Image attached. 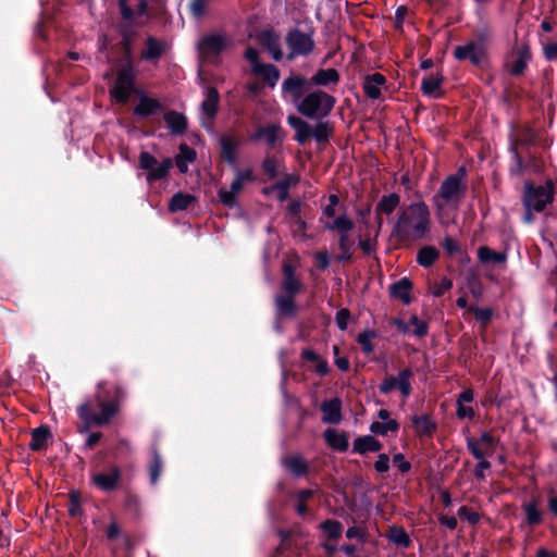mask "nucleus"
I'll return each instance as SVG.
<instances>
[{"mask_svg":"<svg viewBox=\"0 0 557 557\" xmlns=\"http://www.w3.org/2000/svg\"><path fill=\"white\" fill-rule=\"evenodd\" d=\"M399 428L400 425L396 420H388L386 422L374 421L369 429L375 435L385 436L388 432H398Z\"/></svg>","mask_w":557,"mask_h":557,"instance_id":"obj_45","label":"nucleus"},{"mask_svg":"<svg viewBox=\"0 0 557 557\" xmlns=\"http://www.w3.org/2000/svg\"><path fill=\"white\" fill-rule=\"evenodd\" d=\"M320 529L326 533L330 540L337 541L342 536L344 527L338 520L326 519L321 522Z\"/></svg>","mask_w":557,"mask_h":557,"instance_id":"obj_44","label":"nucleus"},{"mask_svg":"<svg viewBox=\"0 0 557 557\" xmlns=\"http://www.w3.org/2000/svg\"><path fill=\"white\" fill-rule=\"evenodd\" d=\"M320 409L323 413L322 422L329 424H338L343 419L342 413V399L334 397L332 399L323 400Z\"/></svg>","mask_w":557,"mask_h":557,"instance_id":"obj_20","label":"nucleus"},{"mask_svg":"<svg viewBox=\"0 0 557 557\" xmlns=\"http://www.w3.org/2000/svg\"><path fill=\"white\" fill-rule=\"evenodd\" d=\"M535 143L536 134L534 129L530 125H524L519 129L518 134L511 138L509 148H516V151L521 149L527 152L530 151V147L534 146Z\"/></svg>","mask_w":557,"mask_h":557,"instance_id":"obj_22","label":"nucleus"},{"mask_svg":"<svg viewBox=\"0 0 557 557\" xmlns=\"http://www.w3.org/2000/svg\"><path fill=\"white\" fill-rule=\"evenodd\" d=\"M523 510L525 512V520L528 524L534 527L542 522V512L539 510L537 502L535 499L524 504Z\"/></svg>","mask_w":557,"mask_h":557,"instance_id":"obj_47","label":"nucleus"},{"mask_svg":"<svg viewBox=\"0 0 557 557\" xmlns=\"http://www.w3.org/2000/svg\"><path fill=\"white\" fill-rule=\"evenodd\" d=\"M431 231V212L424 201L403 207L393 225L392 235L399 242L422 239Z\"/></svg>","mask_w":557,"mask_h":557,"instance_id":"obj_3","label":"nucleus"},{"mask_svg":"<svg viewBox=\"0 0 557 557\" xmlns=\"http://www.w3.org/2000/svg\"><path fill=\"white\" fill-rule=\"evenodd\" d=\"M441 246L449 257H453L461 252L460 245L450 236L444 237V239L441 243Z\"/></svg>","mask_w":557,"mask_h":557,"instance_id":"obj_55","label":"nucleus"},{"mask_svg":"<svg viewBox=\"0 0 557 557\" xmlns=\"http://www.w3.org/2000/svg\"><path fill=\"white\" fill-rule=\"evenodd\" d=\"M141 90L136 87V70L134 61H123L116 73L113 87L110 89V97L116 103L126 104L132 94L138 95Z\"/></svg>","mask_w":557,"mask_h":557,"instance_id":"obj_6","label":"nucleus"},{"mask_svg":"<svg viewBox=\"0 0 557 557\" xmlns=\"http://www.w3.org/2000/svg\"><path fill=\"white\" fill-rule=\"evenodd\" d=\"M531 60V51L528 46L519 48L515 55L512 63H506L505 67L509 71L512 76H520L524 73L528 67V63Z\"/></svg>","mask_w":557,"mask_h":557,"instance_id":"obj_26","label":"nucleus"},{"mask_svg":"<svg viewBox=\"0 0 557 557\" xmlns=\"http://www.w3.org/2000/svg\"><path fill=\"white\" fill-rule=\"evenodd\" d=\"M165 42L153 37L148 36L145 41V48L141 50L140 57L145 61L158 60L165 52Z\"/></svg>","mask_w":557,"mask_h":557,"instance_id":"obj_30","label":"nucleus"},{"mask_svg":"<svg viewBox=\"0 0 557 557\" xmlns=\"http://www.w3.org/2000/svg\"><path fill=\"white\" fill-rule=\"evenodd\" d=\"M457 405V409H456V416L459 420H465V419H468V420H473L475 418V410L470 407V406H466L465 404H456Z\"/></svg>","mask_w":557,"mask_h":557,"instance_id":"obj_63","label":"nucleus"},{"mask_svg":"<svg viewBox=\"0 0 557 557\" xmlns=\"http://www.w3.org/2000/svg\"><path fill=\"white\" fill-rule=\"evenodd\" d=\"M220 145V159L226 162L232 168L238 165V148L240 139L232 135H221L219 139Z\"/></svg>","mask_w":557,"mask_h":557,"instance_id":"obj_15","label":"nucleus"},{"mask_svg":"<svg viewBox=\"0 0 557 557\" xmlns=\"http://www.w3.org/2000/svg\"><path fill=\"white\" fill-rule=\"evenodd\" d=\"M233 39L225 34L211 33L203 35L198 44L199 54L205 59L218 58L233 47Z\"/></svg>","mask_w":557,"mask_h":557,"instance_id":"obj_10","label":"nucleus"},{"mask_svg":"<svg viewBox=\"0 0 557 557\" xmlns=\"http://www.w3.org/2000/svg\"><path fill=\"white\" fill-rule=\"evenodd\" d=\"M324 227L327 230L337 231L342 235L347 234L354 228V222L345 214H342L337 216L332 223H326Z\"/></svg>","mask_w":557,"mask_h":557,"instance_id":"obj_46","label":"nucleus"},{"mask_svg":"<svg viewBox=\"0 0 557 557\" xmlns=\"http://www.w3.org/2000/svg\"><path fill=\"white\" fill-rule=\"evenodd\" d=\"M163 120L172 135L182 136L188 128L187 117L175 110H170L164 113Z\"/></svg>","mask_w":557,"mask_h":557,"instance_id":"obj_24","label":"nucleus"},{"mask_svg":"<svg viewBox=\"0 0 557 557\" xmlns=\"http://www.w3.org/2000/svg\"><path fill=\"white\" fill-rule=\"evenodd\" d=\"M278 536L281 539V545L275 548V552L271 557H280L284 553V550L287 548V542L292 537V531L281 529L278 530Z\"/></svg>","mask_w":557,"mask_h":557,"instance_id":"obj_59","label":"nucleus"},{"mask_svg":"<svg viewBox=\"0 0 557 557\" xmlns=\"http://www.w3.org/2000/svg\"><path fill=\"white\" fill-rule=\"evenodd\" d=\"M341 75L336 69H320L310 78V85L330 87L338 84Z\"/></svg>","mask_w":557,"mask_h":557,"instance_id":"obj_31","label":"nucleus"},{"mask_svg":"<svg viewBox=\"0 0 557 557\" xmlns=\"http://www.w3.org/2000/svg\"><path fill=\"white\" fill-rule=\"evenodd\" d=\"M386 537L401 548H409L412 545V540L403 527L391 525L386 532Z\"/></svg>","mask_w":557,"mask_h":557,"instance_id":"obj_37","label":"nucleus"},{"mask_svg":"<svg viewBox=\"0 0 557 557\" xmlns=\"http://www.w3.org/2000/svg\"><path fill=\"white\" fill-rule=\"evenodd\" d=\"M527 161H524V164H527V170H531L534 173H541L543 170V164L540 158H537L535 154L531 153L530 151H527Z\"/></svg>","mask_w":557,"mask_h":557,"instance_id":"obj_61","label":"nucleus"},{"mask_svg":"<svg viewBox=\"0 0 557 557\" xmlns=\"http://www.w3.org/2000/svg\"><path fill=\"white\" fill-rule=\"evenodd\" d=\"M104 385L106 382H99L97 392L76 408L77 417L81 420V424L77 425L78 433H87L94 426L108 425L119 413L124 389L121 386H115L111 393L104 389Z\"/></svg>","mask_w":557,"mask_h":557,"instance_id":"obj_2","label":"nucleus"},{"mask_svg":"<svg viewBox=\"0 0 557 557\" xmlns=\"http://www.w3.org/2000/svg\"><path fill=\"white\" fill-rule=\"evenodd\" d=\"M196 200L195 196L191 194H186L183 191H177L172 196L169 201L168 209L170 212L175 213L178 211L186 210L194 201Z\"/></svg>","mask_w":557,"mask_h":557,"instance_id":"obj_39","label":"nucleus"},{"mask_svg":"<svg viewBox=\"0 0 557 557\" xmlns=\"http://www.w3.org/2000/svg\"><path fill=\"white\" fill-rule=\"evenodd\" d=\"M298 177L293 174H286L282 180L272 185L277 191H288L292 185L296 184Z\"/></svg>","mask_w":557,"mask_h":557,"instance_id":"obj_58","label":"nucleus"},{"mask_svg":"<svg viewBox=\"0 0 557 557\" xmlns=\"http://www.w3.org/2000/svg\"><path fill=\"white\" fill-rule=\"evenodd\" d=\"M383 448V444L373 435H362L355 438L352 443V453L366 455L368 453H377Z\"/></svg>","mask_w":557,"mask_h":557,"instance_id":"obj_28","label":"nucleus"},{"mask_svg":"<svg viewBox=\"0 0 557 557\" xmlns=\"http://www.w3.org/2000/svg\"><path fill=\"white\" fill-rule=\"evenodd\" d=\"M461 520L468 521L471 525H475L480 521V515L468 506H461L457 512Z\"/></svg>","mask_w":557,"mask_h":557,"instance_id":"obj_54","label":"nucleus"},{"mask_svg":"<svg viewBox=\"0 0 557 557\" xmlns=\"http://www.w3.org/2000/svg\"><path fill=\"white\" fill-rule=\"evenodd\" d=\"M253 73L261 76L264 83L271 88H273L280 79V71L273 64L258 65L257 69L255 67Z\"/></svg>","mask_w":557,"mask_h":557,"instance_id":"obj_40","label":"nucleus"},{"mask_svg":"<svg viewBox=\"0 0 557 557\" xmlns=\"http://www.w3.org/2000/svg\"><path fill=\"white\" fill-rule=\"evenodd\" d=\"M494 30L487 23L478 25L470 40L455 47L454 58L457 61H469L471 65L480 67L488 58V49L494 41Z\"/></svg>","mask_w":557,"mask_h":557,"instance_id":"obj_4","label":"nucleus"},{"mask_svg":"<svg viewBox=\"0 0 557 557\" xmlns=\"http://www.w3.org/2000/svg\"><path fill=\"white\" fill-rule=\"evenodd\" d=\"M376 337V332L374 330L367 329L361 332L357 336L358 344L361 345L362 352L366 355H370L374 351V345L372 344V339Z\"/></svg>","mask_w":557,"mask_h":557,"instance_id":"obj_48","label":"nucleus"},{"mask_svg":"<svg viewBox=\"0 0 557 557\" xmlns=\"http://www.w3.org/2000/svg\"><path fill=\"white\" fill-rule=\"evenodd\" d=\"M400 203V196L396 193H391L388 195H383L375 207V214L377 219L379 226L382 225L383 220L381 218L382 214L389 215Z\"/></svg>","mask_w":557,"mask_h":557,"instance_id":"obj_27","label":"nucleus"},{"mask_svg":"<svg viewBox=\"0 0 557 557\" xmlns=\"http://www.w3.org/2000/svg\"><path fill=\"white\" fill-rule=\"evenodd\" d=\"M413 287L412 282L408 277H401L389 286V293L393 298L399 299L404 305L412 301L410 292Z\"/></svg>","mask_w":557,"mask_h":557,"instance_id":"obj_34","label":"nucleus"},{"mask_svg":"<svg viewBox=\"0 0 557 557\" xmlns=\"http://www.w3.org/2000/svg\"><path fill=\"white\" fill-rule=\"evenodd\" d=\"M506 251H494L488 246L478 248V259L481 263H505L507 261Z\"/></svg>","mask_w":557,"mask_h":557,"instance_id":"obj_38","label":"nucleus"},{"mask_svg":"<svg viewBox=\"0 0 557 557\" xmlns=\"http://www.w3.org/2000/svg\"><path fill=\"white\" fill-rule=\"evenodd\" d=\"M285 42L289 49L287 60L292 61L296 57L310 54L314 49V40L311 34L304 33L295 27L288 30Z\"/></svg>","mask_w":557,"mask_h":557,"instance_id":"obj_11","label":"nucleus"},{"mask_svg":"<svg viewBox=\"0 0 557 557\" xmlns=\"http://www.w3.org/2000/svg\"><path fill=\"white\" fill-rule=\"evenodd\" d=\"M470 311L474 314V318L482 324H487L492 320L493 311L490 308L472 307Z\"/></svg>","mask_w":557,"mask_h":557,"instance_id":"obj_56","label":"nucleus"},{"mask_svg":"<svg viewBox=\"0 0 557 557\" xmlns=\"http://www.w3.org/2000/svg\"><path fill=\"white\" fill-rule=\"evenodd\" d=\"M137 96L139 100L134 107V115L138 119H148L163 110V104L157 98L147 96L143 90Z\"/></svg>","mask_w":557,"mask_h":557,"instance_id":"obj_16","label":"nucleus"},{"mask_svg":"<svg viewBox=\"0 0 557 557\" xmlns=\"http://www.w3.org/2000/svg\"><path fill=\"white\" fill-rule=\"evenodd\" d=\"M260 41L264 46V48L272 54V58L275 61H281L283 59V52L280 46V37L274 30H263L260 34Z\"/></svg>","mask_w":557,"mask_h":557,"instance_id":"obj_33","label":"nucleus"},{"mask_svg":"<svg viewBox=\"0 0 557 557\" xmlns=\"http://www.w3.org/2000/svg\"><path fill=\"white\" fill-rule=\"evenodd\" d=\"M283 466L296 478L306 476L310 466L301 455H290L283 459Z\"/></svg>","mask_w":557,"mask_h":557,"instance_id":"obj_32","label":"nucleus"},{"mask_svg":"<svg viewBox=\"0 0 557 557\" xmlns=\"http://www.w3.org/2000/svg\"><path fill=\"white\" fill-rule=\"evenodd\" d=\"M69 515L73 518L81 517L83 515L82 495L78 491L72 490L69 493Z\"/></svg>","mask_w":557,"mask_h":557,"instance_id":"obj_51","label":"nucleus"},{"mask_svg":"<svg viewBox=\"0 0 557 557\" xmlns=\"http://www.w3.org/2000/svg\"><path fill=\"white\" fill-rule=\"evenodd\" d=\"M172 166L173 162L170 158H165L161 163H158L156 157L148 151H141L139 154V168L148 171L146 178L150 184L165 178Z\"/></svg>","mask_w":557,"mask_h":557,"instance_id":"obj_12","label":"nucleus"},{"mask_svg":"<svg viewBox=\"0 0 557 557\" xmlns=\"http://www.w3.org/2000/svg\"><path fill=\"white\" fill-rule=\"evenodd\" d=\"M467 448L471 453V455L479 460L478 465L474 468V476L479 481L485 480V470L491 468V462L485 459L486 453L478 447V442L473 437H467Z\"/></svg>","mask_w":557,"mask_h":557,"instance_id":"obj_18","label":"nucleus"},{"mask_svg":"<svg viewBox=\"0 0 557 557\" xmlns=\"http://www.w3.org/2000/svg\"><path fill=\"white\" fill-rule=\"evenodd\" d=\"M385 84L386 77L383 74L376 72L364 77L362 82V88L368 98L376 100L381 98V86Z\"/></svg>","mask_w":557,"mask_h":557,"instance_id":"obj_23","label":"nucleus"},{"mask_svg":"<svg viewBox=\"0 0 557 557\" xmlns=\"http://www.w3.org/2000/svg\"><path fill=\"white\" fill-rule=\"evenodd\" d=\"M325 443L336 451H347L349 448V436L345 431L326 429L323 433Z\"/></svg>","mask_w":557,"mask_h":557,"instance_id":"obj_25","label":"nucleus"},{"mask_svg":"<svg viewBox=\"0 0 557 557\" xmlns=\"http://www.w3.org/2000/svg\"><path fill=\"white\" fill-rule=\"evenodd\" d=\"M414 326L412 334L419 338H422L429 333V325L426 322L421 321L417 315H412L409 319V327Z\"/></svg>","mask_w":557,"mask_h":557,"instance_id":"obj_53","label":"nucleus"},{"mask_svg":"<svg viewBox=\"0 0 557 557\" xmlns=\"http://www.w3.org/2000/svg\"><path fill=\"white\" fill-rule=\"evenodd\" d=\"M335 103V97L321 89L306 95L297 104V110L301 115L317 119L318 122L311 125L297 115H288L287 124L295 131L294 140L301 146L307 145L311 139L321 146L327 145L333 134V125L324 119L330 115Z\"/></svg>","mask_w":557,"mask_h":557,"instance_id":"obj_1","label":"nucleus"},{"mask_svg":"<svg viewBox=\"0 0 557 557\" xmlns=\"http://www.w3.org/2000/svg\"><path fill=\"white\" fill-rule=\"evenodd\" d=\"M131 0H119V9L123 22L119 24L117 30L121 36V50L123 53L122 61H134L133 46L138 35L137 27L132 24L135 18L133 8L129 5Z\"/></svg>","mask_w":557,"mask_h":557,"instance_id":"obj_7","label":"nucleus"},{"mask_svg":"<svg viewBox=\"0 0 557 557\" xmlns=\"http://www.w3.org/2000/svg\"><path fill=\"white\" fill-rule=\"evenodd\" d=\"M355 242L349 238L348 234L339 235L338 247L341 253L336 257L337 261L350 262L352 260Z\"/></svg>","mask_w":557,"mask_h":557,"instance_id":"obj_42","label":"nucleus"},{"mask_svg":"<svg viewBox=\"0 0 557 557\" xmlns=\"http://www.w3.org/2000/svg\"><path fill=\"white\" fill-rule=\"evenodd\" d=\"M466 176V168L460 166L455 174L448 175L442 182L437 194L434 196V202L438 209H442L444 203L460 199L467 190V185L463 184Z\"/></svg>","mask_w":557,"mask_h":557,"instance_id":"obj_9","label":"nucleus"},{"mask_svg":"<svg viewBox=\"0 0 557 557\" xmlns=\"http://www.w3.org/2000/svg\"><path fill=\"white\" fill-rule=\"evenodd\" d=\"M389 456L382 453L377 456V460L374 462V469L379 473H385L389 470Z\"/></svg>","mask_w":557,"mask_h":557,"instance_id":"obj_64","label":"nucleus"},{"mask_svg":"<svg viewBox=\"0 0 557 557\" xmlns=\"http://www.w3.org/2000/svg\"><path fill=\"white\" fill-rule=\"evenodd\" d=\"M285 138V131L280 124L270 123L268 125L258 126L249 136L252 143L264 141L270 149L281 146Z\"/></svg>","mask_w":557,"mask_h":557,"instance_id":"obj_14","label":"nucleus"},{"mask_svg":"<svg viewBox=\"0 0 557 557\" xmlns=\"http://www.w3.org/2000/svg\"><path fill=\"white\" fill-rule=\"evenodd\" d=\"M220 95L215 87H208L206 98L201 102L202 112L209 117L214 119L219 110Z\"/></svg>","mask_w":557,"mask_h":557,"instance_id":"obj_36","label":"nucleus"},{"mask_svg":"<svg viewBox=\"0 0 557 557\" xmlns=\"http://www.w3.org/2000/svg\"><path fill=\"white\" fill-rule=\"evenodd\" d=\"M555 183L548 178L543 185H536L532 181H527L523 186L522 205L531 207L535 212H543L546 207L554 202Z\"/></svg>","mask_w":557,"mask_h":557,"instance_id":"obj_8","label":"nucleus"},{"mask_svg":"<svg viewBox=\"0 0 557 557\" xmlns=\"http://www.w3.org/2000/svg\"><path fill=\"white\" fill-rule=\"evenodd\" d=\"M413 373L410 368H405L399 371L397 376H387L383 380V382L379 386V391L381 394H389L394 389H399L400 394L407 398L410 396L412 392L410 379Z\"/></svg>","mask_w":557,"mask_h":557,"instance_id":"obj_13","label":"nucleus"},{"mask_svg":"<svg viewBox=\"0 0 557 557\" xmlns=\"http://www.w3.org/2000/svg\"><path fill=\"white\" fill-rule=\"evenodd\" d=\"M310 85L308 81L301 75H289L282 83V91L292 95L294 101L304 98L306 89Z\"/></svg>","mask_w":557,"mask_h":557,"instance_id":"obj_21","label":"nucleus"},{"mask_svg":"<svg viewBox=\"0 0 557 557\" xmlns=\"http://www.w3.org/2000/svg\"><path fill=\"white\" fill-rule=\"evenodd\" d=\"M351 313L347 308H342L336 312L335 322L341 331H345L347 329Z\"/></svg>","mask_w":557,"mask_h":557,"instance_id":"obj_60","label":"nucleus"},{"mask_svg":"<svg viewBox=\"0 0 557 557\" xmlns=\"http://www.w3.org/2000/svg\"><path fill=\"white\" fill-rule=\"evenodd\" d=\"M411 422L416 434L420 437H431L437 429L436 422L429 414H414Z\"/></svg>","mask_w":557,"mask_h":557,"instance_id":"obj_29","label":"nucleus"},{"mask_svg":"<svg viewBox=\"0 0 557 557\" xmlns=\"http://www.w3.org/2000/svg\"><path fill=\"white\" fill-rule=\"evenodd\" d=\"M442 83H443V76L435 77V76L430 75L422 79L421 90L425 96L441 98L442 94L441 92L437 94L436 91L440 89Z\"/></svg>","mask_w":557,"mask_h":557,"instance_id":"obj_43","label":"nucleus"},{"mask_svg":"<svg viewBox=\"0 0 557 557\" xmlns=\"http://www.w3.org/2000/svg\"><path fill=\"white\" fill-rule=\"evenodd\" d=\"M121 469L112 466L109 473L100 472L92 476L94 484L103 492L114 491L121 479Z\"/></svg>","mask_w":557,"mask_h":557,"instance_id":"obj_19","label":"nucleus"},{"mask_svg":"<svg viewBox=\"0 0 557 557\" xmlns=\"http://www.w3.org/2000/svg\"><path fill=\"white\" fill-rule=\"evenodd\" d=\"M244 182L235 175V178L231 183L230 189L221 187L218 190L219 201L226 208L233 209L238 207L237 194L244 189Z\"/></svg>","mask_w":557,"mask_h":557,"instance_id":"obj_17","label":"nucleus"},{"mask_svg":"<svg viewBox=\"0 0 557 557\" xmlns=\"http://www.w3.org/2000/svg\"><path fill=\"white\" fill-rule=\"evenodd\" d=\"M283 281L281 284L283 294L277 295L274 299L276 317L281 319H293L297 315L296 296L302 289V283L296 277L295 268L284 262Z\"/></svg>","mask_w":557,"mask_h":557,"instance_id":"obj_5","label":"nucleus"},{"mask_svg":"<svg viewBox=\"0 0 557 557\" xmlns=\"http://www.w3.org/2000/svg\"><path fill=\"white\" fill-rule=\"evenodd\" d=\"M278 161L275 156L267 154L261 163V170L268 180H274L278 176Z\"/></svg>","mask_w":557,"mask_h":557,"instance_id":"obj_50","label":"nucleus"},{"mask_svg":"<svg viewBox=\"0 0 557 557\" xmlns=\"http://www.w3.org/2000/svg\"><path fill=\"white\" fill-rule=\"evenodd\" d=\"M30 435L32 438L28 447L33 451H40L45 449L48 445V441L52 436L50 428L46 424H41L40 426L34 429Z\"/></svg>","mask_w":557,"mask_h":557,"instance_id":"obj_35","label":"nucleus"},{"mask_svg":"<svg viewBox=\"0 0 557 557\" xmlns=\"http://www.w3.org/2000/svg\"><path fill=\"white\" fill-rule=\"evenodd\" d=\"M440 258V251L434 246H424L417 253V262L422 268H431Z\"/></svg>","mask_w":557,"mask_h":557,"instance_id":"obj_41","label":"nucleus"},{"mask_svg":"<svg viewBox=\"0 0 557 557\" xmlns=\"http://www.w3.org/2000/svg\"><path fill=\"white\" fill-rule=\"evenodd\" d=\"M478 442V447L480 445H484L486 447V455L491 456L493 454V448L496 444L495 437L490 432H483L479 440H475Z\"/></svg>","mask_w":557,"mask_h":557,"instance_id":"obj_57","label":"nucleus"},{"mask_svg":"<svg viewBox=\"0 0 557 557\" xmlns=\"http://www.w3.org/2000/svg\"><path fill=\"white\" fill-rule=\"evenodd\" d=\"M162 471V458L158 449L154 448L152 453V460L149 466L150 483L156 485L159 481Z\"/></svg>","mask_w":557,"mask_h":557,"instance_id":"obj_49","label":"nucleus"},{"mask_svg":"<svg viewBox=\"0 0 557 557\" xmlns=\"http://www.w3.org/2000/svg\"><path fill=\"white\" fill-rule=\"evenodd\" d=\"M509 151L512 154L513 161V163L509 168V174L511 176H520L527 171V164H524V160L520 151H516V148H509Z\"/></svg>","mask_w":557,"mask_h":557,"instance_id":"obj_52","label":"nucleus"},{"mask_svg":"<svg viewBox=\"0 0 557 557\" xmlns=\"http://www.w3.org/2000/svg\"><path fill=\"white\" fill-rule=\"evenodd\" d=\"M543 54L549 62L557 61V41L543 42Z\"/></svg>","mask_w":557,"mask_h":557,"instance_id":"obj_62","label":"nucleus"}]
</instances>
